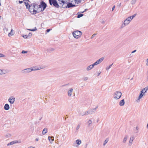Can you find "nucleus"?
<instances>
[{
	"instance_id": "nucleus-44",
	"label": "nucleus",
	"mask_w": 148,
	"mask_h": 148,
	"mask_svg": "<svg viewBox=\"0 0 148 148\" xmlns=\"http://www.w3.org/2000/svg\"><path fill=\"white\" fill-rule=\"evenodd\" d=\"M3 74H4V73H3V71L1 69H0V75H1Z\"/></svg>"
},
{
	"instance_id": "nucleus-6",
	"label": "nucleus",
	"mask_w": 148,
	"mask_h": 148,
	"mask_svg": "<svg viewBox=\"0 0 148 148\" xmlns=\"http://www.w3.org/2000/svg\"><path fill=\"white\" fill-rule=\"evenodd\" d=\"M39 5L40 6V7L41 8L42 7L43 8V9L42 11H44V10L45 9L47 6V4H46V3L43 1H42L41 2L40 5Z\"/></svg>"
},
{
	"instance_id": "nucleus-58",
	"label": "nucleus",
	"mask_w": 148,
	"mask_h": 148,
	"mask_svg": "<svg viewBox=\"0 0 148 148\" xmlns=\"http://www.w3.org/2000/svg\"><path fill=\"white\" fill-rule=\"evenodd\" d=\"M147 63L146 64L147 65H148V58L147 59Z\"/></svg>"
},
{
	"instance_id": "nucleus-57",
	"label": "nucleus",
	"mask_w": 148,
	"mask_h": 148,
	"mask_svg": "<svg viewBox=\"0 0 148 148\" xmlns=\"http://www.w3.org/2000/svg\"><path fill=\"white\" fill-rule=\"evenodd\" d=\"M98 106H97L95 108L93 109V110H96V109L98 108Z\"/></svg>"
},
{
	"instance_id": "nucleus-48",
	"label": "nucleus",
	"mask_w": 148,
	"mask_h": 148,
	"mask_svg": "<svg viewBox=\"0 0 148 148\" xmlns=\"http://www.w3.org/2000/svg\"><path fill=\"white\" fill-rule=\"evenodd\" d=\"M23 37L24 38H28V36L25 35L23 36Z\"/></svg>"
},
{
	"instance_id": "nucleus-25",
	"label": "nucleus",
	"mask_w": 148,
	"mask_h": 148,
	"mask_svg": "<svg viewBox=\"0 0 148 148\" xmlns=\"http://www.w3.org/2000/svg\"><path fill=\"white\" fill-rule=\"evenodd\" d=\"M76 144H77L78 145H80L82 143V141L81 140L79 139H77L76 140Z\"/></svg>"
},
{
	"instance_id": "nucleus-33",
	"label": "nucleus",
	"mask_w": 148,
	"mask_h": 148,
	"mask_svg": "<svg viewBox=\"0 0 148 148\" xmlns=\"http://www.w3.org/2000/svg\"><path fill=\"white\" fill-rule=\"evenodd\" d=\"M27 30H29V31H35L37 30V29L36 27H35V28L32 29H27Z\"/></svg>"
},
{
	"instance_id": "nucleus-11",
	"label": "nucleus",
	"mask_w": 148,
	"mask_h": 148,
	"mask_svg": "<svg viewBox=\"0 0 148 148\" xmlns=\"http://www.w3.org/2000/svg\"><path fill=\"white\" fill-rule=\"evenodd\" d=\"M139 129V128L138 126L136 127L135 129H134V134H136L138 133V132Z\"/></svg>"
},
{
	"instance_id": "nucleus-12",
	"label": "nucleus",
	"mask_w": 148,
	"mask_h": 148,
	"mask_svg": "<svg viewBox=\"0 0 148 148\" xmlns=\"http://www.w3.org/2000/svg\"><path fill=\"white\" fill-rule=\"evenodd\" d=\"M48 140L50 143H52L53 141L54 140V137L53 136L51 137L50 136H48Z\"/></svg>"
},
{
	"instance_id": "nucleus-18",
	"label": "nucleus",
	"mask_w": 148,
	"mask_h": 148,
	"mask_svg": "<svg viewBox=\"0 0 148 148\" xmlns=\"http://www.w3.org/2000/svg\"><path fill=\"white\" fill-rule=\"evenodd\" d=\"M59 1L60 4L63 3V4H64L67 2V0H58Z\"/></svg>"
},
{
	"instance_id": "nucleus-49",
	"label": "nucleus",
	"mask_w": 148,
	"mask_h": 148,
	"mask_svg": "<svg viewBox=\"0 0 148 148\" xmlns=\"http://www.w3.org/2000/svg\"><path fill=\"white\" fill-rule=\"evenodd\" d=\"M6 136L7 137H9L10 136V134H7L6 135Z\"/></svg>"
},
{
	"instance_id": "nucleus-8",
	"label": "nucleus",
	"mask_w": 148,
	"mask_h": 148,
	"mask_svg": "<svg viewBox=\"0 0 148 148\" xmlns=\"http://www.w3.org/2000/svg\"><path fill=\"white\" fill-rule=\"evenodd\" d=\"M73 89L71 88H70L67 91V95L69 97H71L73 93Z\"/></svg>"
},
{
	"instance_id": "nucleus-1",
	"label": "nucleus",
	"mask_w": 148,
	"mask_h": 148,
	"mask_svg": "<svg viewBox=\"0 0 148 148\" xmlns=\"http://www.w3.org/2000/svg\"><path fill=\"white\" fill-rule=\"evenodd\" d=\"M121 92L120 91H117L114 93L113 97L115 99H118L121 97Z\"/></svg>"
},
{
	"instance_id": "nucleus-7",
	"label": "nucleus",
	"mask_w": 148,
	"mask_h": 148,
	"mask_svg": "<svg viewBox=\"0 0 148 148\" xmlns=\"http://www.w3.org/2000/svg\"><path fill=\"white\" fill-rule=\"evenodd\" d=\"M32 71H36L42 69L43 68L42 67H38L37 66H33L30 68Z\"/></svg>"
},
{
	"instance_id": "nucleus-9",
	"label": "nucleus",
	"mask_w": 148,
	"mask_h": 148,
	"mask_svg": "<svg viewBox=\"0 0 148 148\" xmlns=\"http://www.w3.org/2000/svg\"><path fill=\"white\" fill-rule=\"evenodd\" d=\"M130 23V22L129 21L126 19L124 21L123 23L122 24L121 27H125L126 25H127Z\"/></svg>"
},
{
	"instance_id": "nucleus-3",
	"label": "nucleus",
	"mask_w": 148,
	"mask_h": 148,
	"mask_svg": "<svg viewBox=\"0 0 148 148\" xmlns=\"http://www.w3.org/2000/svg\"><path fill=\"white\" fill-rule=\"evenodd\" d=\"M49 4L51 5L52 4L55 7L58 8L59 5L56 0H49Z\"/></svg>"
},
{
	"instance_id": "nucleus-26",
	"label": "nucleus",
	"mask_w": 148,
	"mask_h": 148,
	"mask_svg": "<svg viewBox=\"0 0 148 148\" xmlns=\"http://www.w3.org/2000/svg\"><path fill=\"white\" fill-rule=\"evenodd\" d=\"M88 114H90L89 111H86V112H84V113L82 115V116H83L85 115H87Z\"/></svg>"
},
{
	"instance_id": "nucleus-52",
	"label": "nucleus",
	"mask_w": 148,
	"mask_h": 148,
	"mask_svg": "<svg viewBox=\"0 0 148 148\" xmlns=\"http://www.w3.org/2000/svg\"><path fill=\"white\" fill-rule=\"evenodd\" d=\"M115 6L114 5L113 7L112 8V11H113L114 10V8H115Z\"/></svg>"
},
{
	"instance_id": "nucleus-27",
	"label": "nucleus",
	"mask_w": 148,
	"mask_h": 148,
	"mask_svg": "<svg viewBox=\"0 0 148 148\" xmlns=\"http://www.w3.org/2000/svg\"><path fill=\"white\" fill-rule=\"evenodd\" d=\"M146 88H143L141 91V92H142V93H145V92H146L147 91V90H146Z\"/></svg>"
},
{
	"instance_id": "nucleus-32",
	"label": "nucleus",
	"mask_w": 148,
	"mask_h": 148,
	"mask_svg": "<svg viewBox=\"0 0 148 148\" xmlns=\"http://www.w3.org/2000/svg\"><path fill=\"white\" fill-rule=\"evenodd\" d=\"M28 6H29V11L30 12H31L32 11L30 10V8H30L31 7V6H30V5H29V4H28V3L26 4V6L27 8L28 7Z\"/></svg>"
},
{
	"instance_id": "nucleus-30",
	"label": "nucleus",
	"mask_w": 148,
	"mask_h": 148,
	"mask_svg": "<svg viewBox=\"0 0 148 148\" xmlns=\"http://www.w3.org/2000/svg\"><path fill=\"white\" fill-rule=\"evenodd\" d=\"M137 0H132L131 1V3L133 5L135 3Z\"/></svg>"
},
{
	"instance_id": "nucleus-45",
	"label": "nucleus",
	"mask_w": 148,
	"mask_h": 148,
	"mask_svg": "<svg viewBox=\"0 0 148 148\" xmlns=\"http://www.w3.org/2000/svg\"><path fill=\"white\" fill-rule=\"evenodd\" d=\"M97 34H94L91 37V38H93Z\"/></svg>"
},
{
	"instance_id": "nucleus-15",
	"label": "nucleus",
	"mask_w": 148,
	"mask_h": 148,
	"mask_svg": "<svg viewBox=\"0 0 148 148\" xmlns=\"http://www.w3.org/2000/svg\"><path fill=\"white\" fill-rule=\"evenodd\" d=\"M94 67V66L92 64L90 65L87 67L86 70L88 71L90 70L91 69H92Z\"/></svg>"
},
{
	"instance_id": "nucleus-50",
	"label": "nucleus",
	"mask_w": 148,
	"mask_h": 148,
	"mask_svg": "<svg viewBox=\"0 0 148 148\" xmlns=\"http://www.w3.org/2000/svg\"><path fill=\"white\" fill-rule=\"evenodd\" d=\"M140 99H139V97H138V99L136 100V101L137 102H139V100H140Z\"/></svg>"
},
{
	"instance_id": "nucleus-24",
	"label": "nucleus",
	"mask_w": 148,
	"mask_h": 148,
	"mask_svg": "<svg viewBox=\"0 0 148 148\" xmlns=\"http://www.w3.org/2000/svg\"><path fill=\"white\" fill-rule=\"evenodd\" d=\"M127 136L126 135L124 137L123 140V143H125L126 142V140L127 138Z\"/></svg>"
},
{
	"instance_id": "nucleus-62",
	"label": "nucleus",
	"mask_w": 148,
	"mask_h": 148,
	"mask_svg": "<svg viewBox=\"0 0 148 148\" xmlns=\"http://www.w3.org/2000/svg\"><path fill=\"white\" fill-rule=\"evenodd\" d=\"M68 84H65V85H63L62 86H66Z\"/></svg>"
},
{
	"instance_id": "nucleus-53",
	"label": "nucleus",
	"mask_w": 148,
	"mask_h": 148,
	"mask_svg": "<svg viewBox=\"0 0 148 148\" xmlns=\"http://www.w3.org/2000/svg\"><path fill=\"white\" fill-rule=\"evenodd\" d=\"M136 50H134V51H132V52H131V53H134L135 52H136Z\"/></svg>"
},
{
	"instance_id": "nucleus-36",
	"label": "nucleus",
	"mask_w": 148,
	"mask_h": 148,
	"mask_svg": "<svg viewBox=\"0 0 148 148\" xmlns=\"http://www.w3.org/2000/svg\"><path fill=\"white\" fill-rule=\"evenodd\" d=\"M74 1L75 3H76L77 4H78L81 2V0H74Z\"/></svg>"
},
{
	"instance_id": "nucleus-61",
	"label": "nucleus",
	"mask_w": 148,
	"mask_h": 148,
	"mask_svg": "<svg viewBox=\"0 0 148 148\" xmlns=\"http://www.w3.org/2000/svg\"><path fill=\"white\" fill-rule=\"evenodd\" d=\"M145 88L147 89L146 90H148V85L147 86V87Z\"/></svg>"
},
{
	"instance_id": "nucleus-55",
	"label": "nucleus",
	"mask_w": 148,
	"mask_h": 148,
	"mask_svg": "<svg viewBox=\"0 0 148 148\" xmlns=\"http://www.w3.org/2000/svg\"><path fill=\"white\" fill-rule=\"evenodd\" d=\"M50 29H47L46 30V31L47 32H49L50 31Z\"/></svg>"
},
{
	"instance_id": "nucleus-23",
	"label": "nucleus",
	"mask_w": 148,
	"mask_h": 148,
	"mask_svg": "<svg viewBox=\"0 0 148 148\" xmlns=\"http://www.w3.org/2000/svg\"><path fill=\"white\" fill-rule=\"evenodd\" d=\"M47 132V129L46 128H45L42 131V133L43 134H45Z\"/></svg>"
},
{
	"instance_id": "nucleus-5",
	"label": "nucleus",
	"mask_w": 148,
	"mask_h": 148,
	"mask_svg": "<svg viewBox=\"0 0 148 148\" xmlns=\"http://www.w3.org/2000/svg\"><path fill=\"white\" fill-rule=\"evenodd\" d=\"M8 101L11 104H13L15 101V98L14 96H11L9 98Z\"/></svg>"
},
{
	"instance_id": "nucleus-34",
	"label": "nucleus",
	"mask_w": 148,
	"mask_h": 148,
	"mask_svg": "<svg viewBox=\"0 0 148 148\" xmlns=\"http://www.w3.org/2000/svg\"><path fill=\"white\" fill-rule=\"evenodd\" d=\"M126 19L128 21H129L130 22L132 20V18H131V17H128Z\"/></svg>"
},
{
	"instance_id": "nucleus-51",
	"label": "nucleus",
	"mask_w": 148,
	"mask_h": 148,
	"mask_svg": "<svg viewBox=\"0 0 148 148\" xmlns=\"http://www.w3.org/2000/svg\"><path fill=\"white\" fill-rule=\"evenodd\" d=\"M32 36V34L31 33H29L28 34V36Z\"/></svg>"
},
{
	"instance_id": "nucleus-37",
	"label": "nucleus",
	"mask_w": 148,
	"mask_h": 148,
	"mask_svg": "<svg viewBox=\"0 0 148 148\" xmlns=\"http://www.w3.org/2000/svg\"><path fill=\"white\" fill-rule=\"evenodd\" d=\"M92 123V121L90 120H89L88 121V125L90 126V124Z\"/></svg>"
},
{
	"instance_id": "nucleus-16",
	"label": "nucleus",
	"mask_w": 148,
	"mask_h": 148,
	"mask_svg": "<svg viewBox=\"0 0 148 148\" xmlns=\"http://www.w3.org/2000/svg\"><path fill=\"white\" fill-rule=\"evenodd\" d=\"M125 104L124 100L123 99L121 100L119 103V105L120 106H123Z\"/></svg>"
},
{
	"instance_id": "nucleus-54",
	"label": "nucleus",
	"mask_w": 148,
	"mask_h": 148,
	"mask_svg": "<svg viewBox=\"0 0 148 148\" xmlns=\"http://www.w3.org/2000/svg\"><path fill=\"white\" fill-rule=\"evenodd\" d=\"M101 73V72L100 71H99V72L98 73V76Z\"/></svg>"
},
{
	"instance_id": "nucleus-13",
	"label": "nucleus",
	"mask_w": 148,
	"mask_h": 148,
	"mask_svg": "<svg viewBox=\"0 0 148 148\" xmlns=\"http://www.w3.org/2000/svg\"><path fill=\"white\" fill-rule=\"evenodd\" d=\"M18 143V141H13L10 142V143H9L8 144H7V146L12 145H13L14 144Z\"/></svg>"
},
{
	"instance_id": "nucleus-20",
	"label": "nucleus",
	"mask_w": 148,
	"mask_h": 148,
	"mask_svg": "<svg viewBox=\"0 0 148 148\" xmlns=\"http://www.w3.org/2000/svg\"><path fill=\"white\" fill-rule=\"evenodd\" d=\"M38 7V8L37 9V10L38 11V13L40 11H42V8L40 7V6H39L38 5V6H37Z\"/></svg>"
},
{
	"instance_id": "nucleus-59",
	"label": "nucleus",
	"mask_w": 148,
	"mask_h": 148,
	"mask_svg": "<svg viewBox=\"0 0 148 148\" xmlns=\"http://www.w3.org/2000/svg\"><path fill=\"white\" fill-rule=\"evenodd\" d=\"M36 141H38V139L37 138H36V140H35Z\"/></svg>"
},
{
	"instance_id": "nucleus-21",
	"label": "nucleus",
	"mask_w": 148,
	"mask_h": 148,
	"mask_svg": "<svg viewBox=\"0 0 148 148\" xmlns=\"http://www.w3.org/2000/svg\"><path fill=\"white\" fill-rule=\"evenodd\" d=\"M54 49L53 48H49L47 49V51L49 53L51 52L52 51H53Z\"/></svg>"
},
{
	"instance_id": "nucleus-47",
	"label": "nucleus",
	"mask_w": 148,
	"mask_h": 148,
	"mask_svg": "<svg viewBox=\"0 0 148 148\" xmlns=\"http://www.w3.org/2000/svg\"><path fill=\"white\" fill-rule=\"evenodd\" d=\"M80 127V125H78L77 126V127H76V130H78V129Z\"/></svg>"
},
{
	"instance_id": "nucleus-64",
	"label": "nucleus",
	"mask_w": 148,
	"mask_h": 148,
	"mask_svg": "<svg viewBox=\"0 0 148 148\" xmlns=\"http://www.w3.org/2000/svg\"><path fill=\"white\" fill-rule=\"evenodd\" d=\"M0 56H3L2 54L0 53Z\"/></svg>"
},
{
	"instance_id": "nucleus-38",
	"label": "nucleus",
	"mask_w": 148,
	"mask_h": 148,
	"mask_svg": "<svg viewBox=\"0 0 148 148\" xmlns=\"http://www.w3.org/2000/svg\"><path fill=\"white\" fill-rule=\"evenodd\" d=\"M113 64H112L110 65L108 67L106 68V69L107 70H108L112 66Z\"/></svg>"
},
{
	"instance_id": "nucleus-35",
	"label": "nucleus",
	"mask_w": 148,
	"mask_h": 148,
	"mask_svg": "<svg viewBox=\"0 0 148 148\" xmlns=\"http://www.w3.org/2000/svg\"><path fill=\"white\" fill-rule=\"evenodd\" d=\"M88 79V77H84L83 78V79L84 81H86Z\"/></svg>"
},
{
	"instance_id": "nucleus-31",
	"label": "nucleus",
	"mask_w": 148,
	"mask_h": 148,
	"mask_svg": "<svg viewBox=\"0 0 148 148\" xmlns=\"http://www.w3.org/2000/svg\"><path fill=\"white\" fill-rule=\"evenodd\" d=\"M140 95L138 97H139V99H141L142 97L143 96L144 93H142V92L140 91Z\"/></svg>"
},
{
	"instance_id": "nucleus-29",
	"label": "nucleus",
	"mask_w": 148,
	"mask_h": 148,
	"mask_svg": "<svg viewBox=\"0 0 148 148\" xmlns=\"http://www.w3.org/2000/svg\"><path fill=\"white\" fill-rule=\"evenodd\" d=\"M108 138H106V140L104 141L103 143V145L105 146L106 144L107 143L108 141Z\"/></svg>"
},
{
	"instance_id": "nucleus-40",
	"label": "nucleus",
	"mask_w": 148,
	"mask_h": 148,
	"mask_svg": "<svg viewBox=\"0 0 148 148\" xmlns=\"http://www.w3.org/2000/svg\"><path fill=\"white\" fill-rule=\"evenodd\" d=\"M3 30L4 32H7L8 31V28H7L6 27H5L3 29Z\"/></svg>"
},
{
	"instance_id": "nucleus-42",
	"label": "nucleus",
	"mask_w": 148,
	"mask_h": 148,
	"mask_svg": "<svg viewBox=\"0 0 148 148\" xmlns=\"http://www.w3.org/2000/svg\"><path fill=\"white\" fill-rule=\"evenodd\" d=\"M99 64L97 62V61L95 63H94V64H92V65L94 66H95L97 64Z\"/></svg>"
},
{
	"instance_id": "nucleus-46",
	"label": "nucleus",
	"mask_w": 148,
	"mask_h": 148,
	"mask_svg": "<svg viewBox=\"0 0 148 148\" xmlns=\"http://www.w3.org/2000/svg\"><path fill=\"white\" fill-rule=\"evenodd\" d=\"M27 51H25L24 50L22 51L21 52V53H27Z\"/></svg>"
},
{
	"instance_id": "nucleus-63",
	"label": "nucleus",
	"mask_w": 148,
	"mask_h": 148,
	"mask_svg": "<svg viewBox=\"0 0 148 148\" xmlns=\"http://www.w3.org/2000/svg\"><path fill=\"white\" fill-rule=\"evenodd\" d=\"M147 128H148V124H147Z\"/></svg>"
},
{
	"instance_id": "nucleus-22",
	"label": "nucleus",
	"mask_w": 148,
	"mask_h": 148,
	"mask_svg": "<svg viewBox=\"0 0 148 148\" xmlns=\"http://www.w3.org/2000/svg\"><path fill=\"white\" fill-rule=\"evenodd\" d=\"M104 58L103 57H102L100 59L98 60L97 61L99 64L101 63V62L103 60Z\"/></svg>"
},
{
	"instance_id": "nucleus-14",
	"label": "nucleus",
	"mask_w": 148,
	"mask_h": 148,
	"mask_svg": "<svg viewBox=\"0 0 148 148\" xmlns=\"http://www.w3.org/2000/svg\"><path fill=\"white\" fill-rule=\"evenodd\" d=\"M75 5L71 3H69L67 4V7L68 8L75 7Z\"/></svg>"
},
{
	"instance_id": "nucleus-43",
	"label": "nucleus",
	"mask_w": 148,
	"mask_h": 148,
	"mask_svg": "<svg viewBox=\"0 0 148 148\" xmlns=\"http://www.w3.org/2000/svg\"><path fill=\"white\" fill-rule=\"evenodd\" d=\"M136 15V14H134V15H133L132 16H131L130 17H131V18H132V19H133L135 17Z\"/></svg>"
},
{
	"instance_id": "nucleus-19",
	"label": "nucleus",
	"mask_w": 148,
	"mask_h": 148,
	"mask_svg": "<svg viewBox=\"0 0 148 148\" xmlns=\"http://www.w3.org/2000/svg\"><path fill=\"white\" fill-rule=\"evenodd\" d=\"M14 34V31H13V29H12L11 30L10 32L8 34V36H12Z\"/></svg>"
},
{
	"instance_id": "nucleus-10",
	"label": "nucleus",
	"mask_w": 148,
	"mask_h": 148,
	"mask_svg": "<svg viewBox=\"0 0 148 148\" xmlns=\"http://www.w3.org/2000/svg\"><path fill=\"white\" fill-rule=\"evenodd\" d=\"M134 139V138L133 136H131L130 137V139L129 141V145L130 146H131L132 143V142Z\"/></svg>"
},
{
	"instance_id": "nucleus-4",
	"label": "nucleus",
	"mask_w": 148,
	"mask_h": 148,
	"mask_svg": "<svg viewBox=\"0 0 148 148\" xmlns=\"http://www.w3.org/2000/svg\"><path fill=\"white\" fill-rule=\"evenodd\" d=\"M32 71L30 68L25 69L21 71L22 73L24 74H26Z\"/></svg>"
},
{
	"instance_id": "nucleus-17",
	"label": "nucleus",
	"mask_w": 148,
	"mask_h": 148,
	"mask_svg": "<svg viewBox=\"0 0 148 148\" xmlns=\"http://www.w3.org/2000/svg\"><path fill=\"white\" fill-rule=\"evenodd\" d=\"M4 109L5 110H8L10 109V106L8 104H6L4 106Z\"/></svg>"
},
{
	"instance_id": "nucleus-2",
	"label": "nucleus",
	"mask_w": 148,
	"mask_h": 148,
	"mask_svg": "<svg viewBox=\"0 0 148 148\" xmlns=\"http://www.w3.org/2000/svg\"><path fill=\"white\" fill-rule=\"evenodd\" d=\"M82 34V32L79 31L77 30L73 32V37L77 39L79 38Z\"/></svg>"
},
{
	"instance_id": "nucleus-60",
	"label": "nucleus",
	"mask_w": 148,
	"mask_h": 148,
	"mask_svg": "<svg viewBox=\"0 0 148 148\" xmlns=\"http://www.w3.org/2000/svg\"><path fill=\"white\" fill-rule=\"evenodd\" d=\"M86 10L85 9V10L84 11L82 12H81L82 13H83L84 12H85V11H86Z\"/></svg>"
},
{
	"instance_id": "nucleus-41",
	"label": "nucleus",
	"mask_w": 148,
	"mask_h": 148,
	"mask_svg": "<svg viewBox=\"0 0 148 148\" xmlns=\"http://www.w3.org/2000/svg\"><path fill=\"white\" fill-rule=\"evenodd\" d=\"M33 12L34 13V14H36V13H38V11L37 10H34V9Z\"/></svg>"
},
{
	"instance_id": "nucleus-39",
	"label": "nucleus",
	"mask_w": 148,
	"mask_h": 148,
	"mask_svg": "<svg viewBox=\"0 0 148 148\" xmlns=\"http://www.w3.org/2000/svg\"><path fill=\"white\" fill-rule=\"evenodd\" d=\"M83 15V14H78L77 16V17L78 18H79L82 16Z\"/></svg>"
},
{
	"instance_id": "nucleus-56",
	"label": "nucleus",
	"mask_w": 148,
	"mask_h": 148,
	"mask_svg": "<svg viewBox=\"0 0 148 148\" xmlns=\"http://www.w3.org/2000/svg\"><path fill=\"white\" fill-rule=\"evenodd\" d=\"M19 3H23V1H19Z\"/></svg>"
},
{
	"instance_id": "nucleus-28",
	"label": "nucleus",
	"mask_w": 148,
	"mask_h": 148,
	"mask_svg": "<svg viewBox=\"0 0 148 148\" xmlns=\"http://www.w3.org/2000/svg\"><path fill=\"white\" fill-rule=\"evenodd\" d=\"M89 112L90 114H92L95 112V111L94 110H93V109H92L90 110H89Z\"/></svg>"
}]
</instances>
